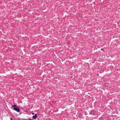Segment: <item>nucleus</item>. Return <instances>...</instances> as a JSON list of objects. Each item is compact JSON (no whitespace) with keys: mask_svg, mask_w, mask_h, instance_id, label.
I'll use <instances>...</instances> for the list:
<instances>
[{"mask_svg":"<svg viewBox=\"0 0 120 120\" xmlns=\"http://www.w3.org/2000/svg\"><path fill=\"white\" fill-rule=\"evenodd\" d=\"M17 105H12V106H13L14 108L13 109L18 112H19L20 111V109L17 107Z\"/></svg>","mask_w":120,"mask_h":120,"instance_id":"obj_1","label":"nucleus"},{"mask_svg":"<svg viewBox=\"0 0 120 120\" xmlns=\"http://www.w3.org/2000/svg\"><path fill=\"white\" fill-rule=\"evenodd\" d=\"M37 116L36 114H35L34 116H33V118L35 119H36L37 118Z\"/></svg>","mask_w":120,"mask_h":120,"instance_id":"obj_2","label":"nucleus"},{"mask_svg":"<svg viewBox=\"0 0 120 120\" xmlns=\"http://www.w3.org/2000/svg\"><path fill=\"white\" fill-rule=\"evenodd\" d=\"M103 118L102 117H101L99 118V120H102Z\"/></svg>","mask_w":120,"mask_h":120,"instance_id":"obj_3","label":"nucleus"},{"mask_svg":"<svg viewBox=\"0 0 120 120\" xmlns=\"http://www.w3.org/2000/svg\"><path fill=\"white\" fill-rule=\"evenodd\" d=\"M28 119H29V120H32V119H30V118H28Z\"/></svg>","mask_w":120,"mask_h":120,"instance_id":"obj_4","label":"nucleus"},{"mask_svg":"<svg viewBox=\"0 0 120 120\" xmlns=\"http://www.w3.org/2000/svg\"><path fill=\"white\" fill-rule=\"evenodd\" d=\"M24 120H29V119H24Z\"/></svg>","mask_w":120,"mask_h":120,"instance_id":"obj_5","label":"nucleus"},{"mask_svg":"<svg viewBox=\"0 0 120 120\" xmlns=\"http://www.w3.org/2000/svg\"><path fill=\"white\" fill-rule=\"evenodd\" d=\"M101 50H103V49L102 48V49H101Z\"/></svg>","mask_w":120,"mask_h":120,"instance_id":"obj_6","label":"nucleus"},{"mask_svg":"<svg viewBox=\"0 0 120 120\" xmlns=\"http://www.w3.org/2000/svg\"><path fill=\"white\" fill-rule=\"evenodd\" d=\"M32 115H34V113H32Z\"/></svg>","mask_w":120,"mask_h":120,"instance_id":"obj_7","label":"nucleus"}]
</instances>
